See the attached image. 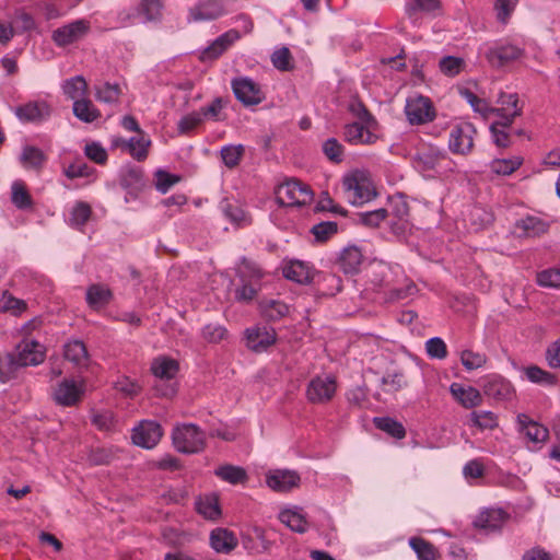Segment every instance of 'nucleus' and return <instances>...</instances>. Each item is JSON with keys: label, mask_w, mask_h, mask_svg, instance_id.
Instances as JSON below:
<instances>
[{"label": "nucleus", "mask_w": 560, "mask_h": 560, "mask_svg": "<svg viewBox=\"0 0 560 560\" xmlns=\"http://www.w3.org/2000/svg\"><path fill=\"white\" fill-rule=\"evenodd\" d=\"M443 158V154L440 150L433 147L423 148L419 150L413 160L417 163V166L421 171H430L435 168L439 161Z\"/></svg>", "instance_id": "473e14b6"}, {"label": "nucleus", "mask_w": 560, "mask_h": 560, "mask_svg": "<svg viewBox=\"0 0 560 560\" xmlns=\"http://www.w3.org/2000/svg\"><path fill=\"white\" fill-rule=\"evenodd\" d=\"M20 368L14 353L0 355V382L5 383L15 377V373Z\"/></svg>", "instance_id": "49530a36"}, {"label": "nucleus", "mask_w": 560, "mask_h": 560, "mask_svg": "<svg viewBox=\"0 0 560 560\" xmlns=\"http://www.w3.org/2000/svg\"><path fill=\"white\" fill-rule=\"evenodd\" d=\"M505 513L500 509H488L482 511L474 521V526L483 530L485 533H491L499 530L504 521Z\"/></svg>", "instance_id": "412c9836"}, {"label": "nucleus", "mask_w": 560, "mask_h": 560, "mask_svg": "<svg viewBox=\"0 0 560 560\" xmlns=\"http://www.w3.org/2000/svg\"><path fill=\"white\" fill-rule=\"evenodd\" d=\"M388 215L384 208L359 213V222L368 228H377Z\"/></svg>", "instance_id": "e2e57ef3"}, {"label": "nucleus", "mask_w": 560, "mask_h": 560, "mask_svg": "<svg viewBox=\"0 0 560 560\" xmlns=\"http://www.w3.org/2000/svg\"><path fill=\"white\" fill-rule=\"evenodd\" d=\"M349 112L357 117L362 124L366 127H372L376 125V120L363 102L359 98H353L350 101L348 106Z\"/></svg>", "instance_id": "09e8293b"}, {"label": "nucleus", "mask_w": 560, "mask_h": 560, "mask_svg": "<svg viewBox=\"0 0 560 560\" xmlns=\"http://www.w3.org/2000/svg\"><path fill=\"white\" fill-rule=\"evenodd\" d=\"M362 261L361 250L357 246H348L340 253L337 266L345 273L353 275L359 271Z\"/></svg>", "instance_id": "b1692460"}, {"label": "nucleus", "mask_w": 560, "mask_h": 560, "mask_svg": "<svg viewBox=\"0 0 560 560\" xmlns=\"http://www.w3.org/2000/svg\"><path fill=\"white\" fill-rule=\"evenodd\" d=\"M120 185L130 195L137 196L145 186L143 172L138 166H127L120 173Z\"/></svg>", "instance_id": "5701e85b"}, {"label": "nucleus", "mask_w": 560, "mask_h": 560, "mask_svg": "<svg viewBox=\"0 0 560 560\" xmlns=\"http://www.w3.org/2000/svg\"><path fill=\"white\" fill-rule=\"evenodd\" d=\"M91 25L86 20H77L52 32L51 38L59 47H65L82 39L89 32Z\"/></svg>", "instance_id": "6e6552de"}, {"label": "nucleus", "mask_w": 560, "mask_h": 560, "mask_svg": "<svg viewBox=\"0 0 560 560\" xmlns=\"http://www.w3.org/2000/svg\"><path fill=\"white\" fill-rule=\"evenodd\" d=\"M405 114L410 125H424L433 121L436 116L433 103L423 95L408 97Z\"/></svg>", "instance_id": "7ed1b4c3"}, {"label": "nucleus", "mask_w": 560, "mask_h": 560, "mask_svg": "<svg viewBox=\"0 0 560 560\" xmlns=\"http://www.w3.org/2000/svg\"><path fill=\"white\" fill-rule=\"evenodd\" d=\"M46 161L43 150L34 145H25L20 155V163L25 170L40 171Z\"/></svg>", "instance_id": "bb28decb"}, {"label": "nucleus", "mask_w": 560, "mask_h": 560, "mask_svg": "<svg viewBox=\"0 0 560 560\" xmlns=\"http://www.w3.org/2000/svg\"><path fill=\"white\" fill-rule=\"evenodd\" d=\"M232 90L237 101L244 106H254L265 100L260 86L249 78L241 77L232 80Z\"/></svg>", "instance_id": "423d86ee"}, {"label": "nucleus", "mask_w": 560, "mask_h": 560, "mask_svg": "<svg viewBox=\"0 0 560 560\" xmlns=\"http://www.w3.org/2000/svg\"><path fill=\"white\" fill-rule=\"evenodd\" d=\"M92 214L91 207L85 202H78L70 214V224L81 229L90 220Z\"/></svg>", "instance_id": "5fc2aeb1"}, {"label": "nucleus", "mask_w": 560, "mask_h": 560, "mask_svg": "<svg viewBox=\"0 0 560 560\" xmlns=\"http://www.w3.org/2000/svg\"><path fill=\"white\" fill-rule=\"evenodd\" d=\"M126 144L129 153L138 161H143L148 156V147L150 145L149 140L143 138H131L128 141H122Z\"/></svg>", "instance_id": "bf43d9fd"}, {"label": "nucleus", "mask_w": 560, "mask_h": 560, "mask_svg": "<svg viewBox=\"0 0 560 560\" xmlns=\"http://www.w3.org/2000/svg\"><path fill=\"white\" fill-rule=\"evenodd\" d=\"M84 390L83 384L65 378L55 387L52 398L59 406L72 407L81 401Z\"/></svg>", "instance_id": "1a4fd4ad"}, {"label": "nucleus", "mask_w": 560, "mask_h": 560, "mask_svg": "<svg viewBox=\"0 0 560 560\" xmlns=\"http://www.w3.org/2000/svg\"><path fill=\"white\" fill-rule=\"evenodd\" d=\"M14 113L22 122H40L50 116V107L44 101L28 102L15 107Z\"/></svg>", "instance_id": "4468645a"}, {"label": "nucleus", "mask_w": 560, "mask_h": 560, "mask_svg": "<svg viewBox=\"0 0 560 560\" xmlns=\"http://www.w3.org/2000/svg\"><path fill=\"white\" fill-rule=\"evenodd\" d=\"M237 277L240 281L260 283L264 272L255 262L243 258L237 270Z\"/></svg>", "instance_id": "37998d69"}, {"label": "nucleus", "mask_w": 560, "mask_h": 560, "mask_svg": "<svg viewBox=\"0 0 560 560\" xmlns=\"http://www.w3.org/2000/svg\"><path fill=\"white\" fill-rule=\"evenodd\" d=\"M373 423L375 428L394 439L401 440L406 436V429L402 423L390 417H375Z\"/></svg>", "instance_id": "72a5a7b5"}, {"label": "nucleus", "mask_w": 560, "mask_h": 560, "mask_svg": "<svg viewBox=\"0 0 560 560\" xmlns=\"http://www.w3.org/2000/svg\"><path fill=\"white\" fill-rule=\"evenodd\" d=\"M527 380L532 383L542 386H555L557 384V376L548 371L540 369L537 365H529L523 369Z\"/></svg>", "instance_id": "ea45409f"}, {"label": "nucleus", "mask_w": 560, "mask_h": 560, "mask_svg": "<svg viewBox=\"0 0 560 560\" xmlns=\"http://www.w3.org/2000/svg\"><path fill=\"white\" fill-rule=\"evenodd\" d=\"M73 114L78 119L84 122H93L101 116L100 110L88 98L74 101Z\"/></svg>", "instance_id": "58836bf2"}, {"label": "nucleus", "mask_w": 560, "mask_h": 560, "mask_svg": "<svg viewBox=\"0 0 560 560\" xmlns=\"http://www.w3.org/2000/svg\"><path fill=\"white\" fill-rule=\"evenodd\" d=\"M277 202L281 206H305L313 199L310 187L298 179H289L281 184L276 191Z\"/></svg>", "instance_id": "f03ea898"}, {"label": "nucleus", "mask_w": 560, "mask_h": 560, "mask_svg": "<svg viewBox=\"0 0 560 560\" xmlns=\"http://www.w3.org/2000/svg\"><path fill=\"white\" fill-rule=\"evenodd\" d=\"M261 316L270 322L282 319L289 314V306L278 300H262L259 302Z\"/></svg>", "instance_id": "c756f323"}, {"label": "nucleus", "mask_w": 560, "mask_h": 560, "mask_svg": "<svg viewBox=\"0 0 560 560\" xmlns=\"http://www.w3.org/2000/svg\"><path fill=\"white\" fill-rule=\"evenodd\" d=\"M240 33L236 30L225 32L201 51L200 60L212 61L219 58L232 44L240 39Z\"/></svg>", "instance_id": "2eb2a0df"}, {"label": "nucleus", "mask_w": 560, "mask_h": 560, "mask_svg": "<svg viewBox=\"0 0 560 560\" xmlns=\"http://www.w3.org/2000/svg\"><path fill=\"white\" fill-rule=\"evenodd\" d=\"M272 65L280 71H289L293 68L292 55L288 47L277 49L271 56Z\"/></svg>", "instance_id": "69168bd1"}, {"label": "nucleus", "mask_w": 560, "mask_h": 560, "mask_svg": "<svg viewBox=\"0 0 560 560\" xmlns=\"http://www.w3.org/2000/svg\"><path fill=\"white\" fill-rule=\"evenodd\" d=\"M338 231V224L332 221H324L315 224L311 232L315 236L316 241L325 242Z\"/></svg>", "instance_id": "0e129e2a"}, {"label": "nucleus", "mask_w": 560, "mask_h": 560, "mask_svg": "<svg viewBox=\"0 0 560 560\" xmlns=\"http://www.w3.org/2000/svg\"><path fill=\"white\" fill-rule=\"evenodd\" d=\"M279 520L295 533L304 534L308 529L305 516L298 511L284 510L280 512Z\"/></svg>", "instance_id": "c9c22d12"}, {"label": "nucleus", "mask_w": 560, "mask_h": 560, "mask_svg": "<svg viewBox=\"0 0 560 560\" xmlns=\"http://www.w3.org/2000/svg\"><path fill=\"white\" fill-rule=\"evenodd\" d=\"M162 8V0H141L138 13L144 15L147 22H152L161 18Z\"/></svg>", "instance_id": "603ef678"}, {"label": "nucleus", "mask_w": 560, "mask_h": 560, "mask_svg": "<svg viewBox=\"0 0 560 560\" xmlns=\"http://www.w3.org/2000/svg\"><path fill=\"white\" fill-rule=\"evenodd\" d=\"M214 474L222 480L232 485L245 483L248 479L247 472L244 468L233 465L220 466L215 469Z\"/></svg>", "instance_id": "e433bc0d"}, {"label": "nucleus", "mask_w": 560, "mask_h": 560, "mask_svg": "<svg viewBox=\"0 0 560 560\" xmlns=\"http://www.w3.org/2000/svg\"><path fill=\"white\" fill-rule=\"evenodd\" d=\"M244 152L245 148L242 144L223 147L221 149V158L224 165L229 168H234L240 164Z\"/></svg>", "instance_id": "864d4df0"}, {"label": "nucleus", "mask_w": 560, "mask_h": 560, "mask_svg": "<svg viewBox=\"0 0 560 560\" xmlns=\"http://www.w3.org/2000/svg\"><path fill=\"white\" fill-rule=\"evenodd\" d=\"M269 488L278 492H287L300 483V476L292 470H275L267 476Z\"/></svg>", "instance_id": "6ab92c4d"}, {"label": "nucleus", "mask_w": 560, "mask_h": 560, "mask_svg": "<svg viewBox=\"0 0 560 560\" xmlns=\"http://www.w3.org/2000/svg\"><path fill=\"white\" fill-rule=\"evenodd\" d=\"M342 186L348 194L349 201L353 205H362L376 196L371 182L363 175L346 176Z\"/></svg>", "instance_id": "39448f33"}, {"label": "nucleus", "mask_w": 560, "mask_h": 560, "mask_svg": "<svg viewBox=\"0 0 560 560\" xmlns=\"http://www.w3.org/2000/svg\"><path fill=\"white\" fill-rule=\"evenodd\" d=\"M283 277L300 284L313 281L311 268L301 260H291L282 269Z\"/></svg>", "instance_id": "393cba45"}, {"label": "nucleus", "mask_w": 560, "mask_h": 560, "mask_svg": "<svg viewBox=\"0 0 560 560\" xmlns=\"http://www.w3.org/2000/svg\"><path fill=\"white\" fill-rule=\"evenodd\" d=\"M526 236H537L544 234L548 230V224L537 217H526L516 223Z\"/></svg>", "instance_id": "c03bdc74"}, {"label": "nucleus", "mask_w": 560, "mask_h": 560, "mask_svg": "<svg viewBox=\"0 0 560 560\" xmlns=\"http://www.w3.org/2000/svg\"><path fill=\"white\" fill-rule=\"evenodd\" d=\"M174 447L183 454H195L206 446L205 433L192 423H184L174 428L172 433Z\"/></svg>", "instance_id": "f257e3e1"}, {"label": "nucleus", "mask_w": 560, "mask_h": 560, "mask_svg": "<svg viewBox=\"0 0 560 560\" xmlns=\"http://www.w3.org/2000/svg\"><path fill=\"white\" fill-rule=\"evenodd\" d=\"M486 396L495 400H511L515 389L510 381L501 376H492L482 386Z\"/></svg>", "instance_id": "dca6fc26"}, {"label": "nucleus", "mask_w": 560, "mask_h": 560, "mask_svg": "<svg viewBox=\"0 0 560 560\" xmlns=\"http://www.w3.org/2000/svg\"><path fill=\"white\" fill-rule=\"evenodd\" d=\"M246 346L254 352L266 351L277 340V334L273 328L253 327L245 330Z\"/></svg>", "instance_id": "ddd939ff"}, {"label": "nucleus", "mask_w": 560, "mask_h": 560, "mask_svg": "<svg viewBox=\"0 0 560 560\" xmlns=\"http://www.w3.org/2000/svg\"><path fill=\"white\" fill-rule=\"evenodd\" d=\"M464 65L465 62L463 58L454 56H445L439 62L441 72L447 77H455L459 74Z\"/></svg>", "instance_id": "13d9d810"}, {"label": "nucleus", "mask_w": 560, "mask_h": 560, "mask_svg": "<svg viewBox=\"0 0 560 560\" xmlns=\"http://www.w3.org/2000/svg\"><path fill=\"white\" fill-rule=\"evenodd\" d=\"M240 285L234 291V298L237 302L249 303L252 302L261 289L260 283L240 281Z\"/></svg>", "instance_id": "de8ad7c7"}, {"label": "nucleus", "mask_w": 560, "mask_h": 560, "mask_svg": "<svg viewBox=\"0 0 560 560\" xmlns=\"http://www.w3.org/2000/svg\"><path fill=\"white\" fill-rule=\"evenodd\" d=\"M237 544L235 534L228 528L218 527L210 533V546L219 553H230Z\"/></svg>", "instance_id": "aec40b11"}, {"label": "nucleus", "mask_w": 560, "mask_h": 560, "mask_svg": "<svg viewBox=\"0 0 560 560\" xmlns=\"http://www.w3.org/2000/svg\"><path fill=\"white\" fill-rule=\"evenodd\" d=\"M202 336L207 341L217 343L228 338V330L222 325L211 323L203 327Z\"/></svg>", "instance_id": "774afa93"}, {"label": "nucleus", "mask_w": 560, "mask_h": 560, "mask_svg": "<svg viewBox=\"0 0 560 560\" xmlns=\"http://www.w3.org/2000/svg\"><path fill=\"white\" fill-rule=\"evenodd\" d=\"M11 201L20 210L32 209L34 205L33 198L23 182L12 184Z\"/></svg>", "instance_id": "a19ab883"}, {"label": "nucleus", "mask_w": 560, "mask_h": 560, "mask_svg": "<svg viewBox=\"0 0 560 560\" xmlns=\"http://www.w3.org/2000/svg\"><path fill=\"white\" fill-rule=\"evenodd\" d=\"M337 390L336 378L331 375H317L313 377L306 388V398L312 404L329 402Z\"/></svg>", "instance_id": "20e7f679"}, {"label": "nucleus", "mask_w": 560, "mask_h": 560, "mask_svg": "<svg viewBox=\"0 0 560 560\" xmlns=\"http://www.w3.org/2000/svg\"><path fill=\"white\" fill-rule=\"evenodd\" d=\"M362 122H352L345 128V139L352 144H369L376 140V136Z\"/></svg>", "instance_id": "a878e982"}, {"label": "nucleus", "mask_w": 560, "mask_h": 560, "mask_svg": "<svg viewBox=\"0 0 560 560\" xmlns=\"http://www.w3.org/2000/svg\"><path fill=\"white\" fill-rule=\"evenodd\" d=\"M497 103L504 107L503 115H499L502 118L500 124L502 128H509L514 118L522 115L523 107L518 105V95L516 93L508 94L501 92Z\"/></svg>", "instance_id": "a211bd4d"}, {"label": "nucleus", "mask_w": 560, "mask_h": 560, "mask_svg": "<svg viewBox=\"0 0 560 560\" xmlns=\"http://www.w3.org/2000/svg\"><path fill=\"white\" fill-rule=\"evenodd\" d=\"M476 132V128L470 122L455 125L450 132V150L455 154H468L474 147V136Z\"/></svg>", "instance_id": "0eeeda50"}, {"label": "nucleus", "mask_w": 560, "mask_h": 560, "mask_svg": "<svg viewBox=\"0 0 560 560\" xmlns=\"http://www.w3.org/2000/svg\"><path fill=\"white\" fill-rule=\"evenodd\" d=\"M65 358L78 366H84L88 363V350L80 340H73L65 345Z\"/></svg>", "instance_id": "f704fd0d"}, {"label": "nucleus", "mask_w": 560, "mask_h": 560, "mask_svg": "<svg viewBox=\"0 0 560 560\" xmlns=\"http://www.w3.org/2000/svg\"><path fill=\"white\" fill-rule=\"evenodd\" d=\"M95 96L98 101L104 103H115L118 101L120 95V88L118 84H110L108 82L103 83L95 88Z\"/></svg>", "instance_id": "052dcab7"}, {"label": "nucleus", "mask_w": 560, "mask_h": 560, "mask_svg": "<svg viewBox=\"0 0 560 560\" xmlns=\"http://www.w3.org/2000/svg\"><path fill=\"white\" fill-rule=\"evenodd\" d=\"M197 511L209 520H215L221 514L217 498H205L200 500L197 503Z\"/></svg>", "instance_id": "338daca9"}, {"label": "nucleus", "mask_w": 560, "mask_h": 560, "mask_svg": "<svg viewBox=\"0 0 560 560\" xmlns=\"http://www.w3.org/2000/svg\"><path fill=\"white\" fill-rule=\"evenodd\" d=\"M470 422L480 430H493L498 427V417L492 411H472Z\"/></svg>", "instance_id": "a18cd8bd"}, {"label": "nucleus", "mask_w": 560, "mask_h": 560, "mask_svg": "<svg viewBox=\"0 0 560 560\" xmlns=\"http://www.w3.org/2000/svg\"><path fill=\"white\" fill-rule=\"evenodd\" d=\"M460 94L470 104L472 109L485 118L490 114L503 115L504 107H491L485 98L478 97L468 89L462 90Z\"/></svg>", "instance_id": "7c9ffc66"}, {"label": "nucleus", "mask_w": 560, "mask_h": 560, "mask_svg": "<svg viewBox=\"0 0 560 560\" xmlns=\"http://www.w3.org/2000/svg\"><path fill=\"white\" fill-rule=\"evenodd\" d=\"M409 546L416 552L418 560H436L438 558V549L424 538L411 537Z\"/></svg>", "instance_id": "4c0bfd02"}, {"label": "nucleus", "mask_w": 560, "mask_h": 560, "mask_svg": "<svg viewBox=\"0 0 560 560\" xmlns=\"http://www.w3.org/2000/svg\"><path fill=\"white\" fill-rule=\"evenodd\" d=\"M441 8L440 0H410L406 4V14L412 19L417 12L431 13Z\"/></svg>", "instance_id": "3c124183"}, {"label": "nucleus", "mask_w": 560, "mask_h": 560, "mask_svg": "<svg viewBox=\"0 0 560 560\" xmlns=\"http://www.w3.org/2000/svg\"><path fill=\"white\" fill-rule=\"evenodd\" d=\"M524 55V49L510 43H501L489 48L486 59L495 68H501L510 62L518 60Z\"/></svg>", "instance_id": "9d476101"}, {"label": "nucleus", "mask_w": 560, "mask_h": 560, "mask_svg": "<svg viewBox=\"0 0 560 560\" xmlns=\"http://www.w3.org/2000/svg\"><path fill=\"white\" fill-rule=\"evenodd\" d=\"M228 101L222 97H215L209 105L202 106L199 112L203 120L222 121L225 119L223 109L225 108Z\"/></svg>", "instance_id": "79ce46f5"}, {"label": "nucleus", "mask_w": 560, "mask_h": 560, "mask_svg": "<svg viewBox=\"0 0 560 560\" xmlns=\"http://www.w3.org/2000/svg\"><path fill=\"white\" fill-rule=\"evenodd\" d=\"M163 435L161 425L151 420H143L133 429L132 442L144 448L154 447Z\"/></svg>", "instance_id": "9b49d317"}, {"label": "nucleus", "mask_w": 560, "mask_h": 560, "mask_svg": "<svg viewBox=\"0 0 560 560\" xmlns=\"http://www.w3.org/2000/svg\"><path fill=\"white\" fill-rule=\"evenodd\" d=\"M203 122L205 120L202 116H200V112L196 110L180 118V120L177 124V130L180 135H189Z\"/></svg>", "instance_id": "4d7b16f0"}, {"label": "nucleus", "mask_w": 560, "mask_h": 560, "mask_svg": "<svg viewBox=\"0 0 560 560\" xmlns=\"http://www.w3.org/2000/svg\"><path fill=\"white\" fill-rule=\"evenodd\" d=\"M223 0H202L189 9V18L195 22L212 21L225 14Z\"/></svg>", "instance_id": "f8f14e48"}, {"label": "nucleus", "mask_w": 560, "mask_h": 560, "mask_svg": "<svg viewBox=\"0 0 560 560\" xmlns=\"http://www.w3.org/2000/svg\"><path fill=\"white\" fill-rule=\"evenodd\" d=\"M520 431L525 433L527 439L534 443L545 442L549 436V431L546 427L532 420L525 413H518L516 417Z\"/></svg>", "instance_id": "4be33fe9"}, {"label": "nucleus", "mask_w": 560, "mask_h": 560, "mask_svg": "<svg viewBox=\"0 0 560 560\" xmlns=\"http://www.w3.org/2000/svg\"><path fill=\"white\" fill-rule=\"evenodd\" d=\"M14 355L21 368L28 365H38L44 361L45 354L42 346L36 341H24L16 348Z\"/></svg>", "instance_id": "f3484780"}, {"label": "nucleus", "mask_w": 560, "mask_h": 560, "mask_svg": "<svg viewBox=\"0 0 560 560\" xmlns=\"http://www.w3.org/2000/svg\"><path fill=\"white\" fill-rule=\"evenodd\" d=\"M522 163L523 159L518 156L512 159H498L491 162L490 168L498 175H511L522 165Z\"/></svg>", "instance_id": "8fccbe9b"}, {"label": "nucleus", "mask_w": 560, "mask_h": 560, "mask_svg": "<svg viewBox=\"0 0 560 560\" xmlns=\"http://www.w3.org/2000/svg\"><path fill=\"white\" fill-rule=\"evenodd\" d=\"M113 298L109 288L102 284H92L86 290V302L92 308L107 305Z\"/></svg>", "instance_id": "2f4dec72"}, {"label": "nucleus", "mask_w": 560, "mask_h": 560, "mask_svg": "<svg viewBox=\"0 0 560 560\" xmlns=\"http://www.w3.org/2000/svg\"><path fill=\"white\" fill-rule=\"evenodd\" d=\"M86 89V81L81 75L68 80L63 85L65 94L74 101L80 100L79 97L85 94Z\"/></svg>", "instance_id": "6e6d98bb"}, {"label": "nucleus", "mask_w": 560, "mask_h": 560, "mask_svg": "<svg viewBox=\"0 0 560 560\" xmlns=\"http://www.w3.org/2000/svg\"><path fill=\"white\" fill-rule=\"evenodd\" d=\"M460 361L466 370H477L487 363V355L471 350H464L460 354Z\"/></svg>", "instance_id": "680f3d73"}, {"label": "nucleus", "mask_w": 560, "mask_h": 560, "mask_svg": "<svg viewBox=\"0 0 560 560\" xmlns=\"http://www.w3.org/2000/svg\"><path fill=\"white\" fill-rule=\"evenodd\" d=\"M451 393L465 408L468 409L479 406L482 401L480 392L471 386L465 388L459 384L454 383L451 385Z\"/></svg>", "instance_id": "c85d7f7f"}, {"label": "nucleus", "mask_w": 560, "mask_h": 560, "mask_svg": "<svg viewBox=\"0 0 560 560\" xmlns=\"http://www.w3.org/2000/svg\"><path fill=\"white\" fill-rule=\"evenodd\" d=\"M178 370V362L167 357L155 358L151 363L152 374L160 380L174 378Z\"/></svg>", "instance_id": "cd10ccee"}]
</instances>
